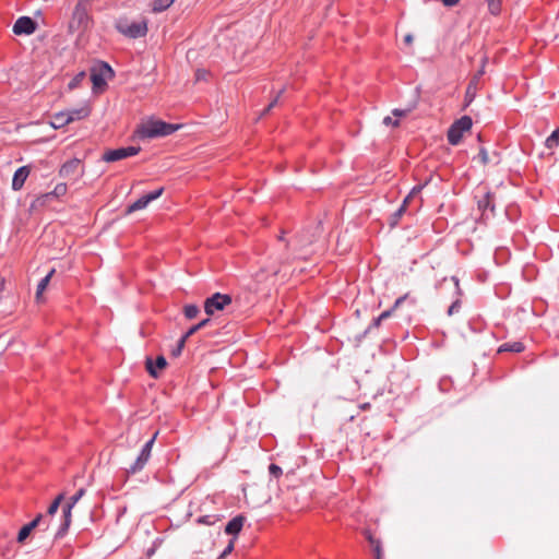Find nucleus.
<instances>
[{"label": "nucleus", "instance_id": "1", "mask_svg": "<svg viewBox=\"0 0 559 559\" xmlns=\"http://www.w3.org/2000/svg\"><path fill=\"white\" fill-rule=\"evenodd\" d=\"M181 128V124L168 123L156 116H147L141 119L133 131V138L138 140H151L168 136Z\"/></svg>", "mask_w": 559, "mask_h": 559}, {"label": "nucleus", "instance_id": "2", "mask_svg": "<svg viewBox=\"0 0 559 559\" xmlns=\"http://www.w3.org/2000/svg\"><path fill=\"white\" fill-rule=\"evenodd\" d=\"M117 31L128 38L144 37L147 34V20L144 17L131 19L121 16L116 22Z\"/></svg>", "mask_w": 559, "mask_h": 559}, {"label": "nucleus", "instance_id": "3", "mask_svg": "<svg viewBox=\"0 0 559 559\" xmlns=\"http://www.w3.org/2000/svg\"><path fill=\"white\" fill-rule=\"evenodd\" d=\"M114 78V71L107 63H98L91 70V81L93 92L96 94L104 93L107 83Z\"/></svg>", "mask_w": 559, "mask_h": 559}, {"label": "nucleus", "instance_id": "4", "mask_svg": "<svg viewBox=\"0 0 559 559\" xmlns=\"http://www.w3.org/2000/svg\"><path fill=\"white\" fill-rule=\"evenodd\" d=\"M90 115L88 108H81L71 111H60L52 116L49 124L53 129H60L75 120L84 119Z\"/></svg>", "mask_w": 559, "mask_h": 559}, {"label": "nucleus", "instance_id": "5", "mask_svg": "<svg viewBox=\"0 0 559 559\" xmlns=\"http://www.w3.org/2000/svg\"><path fill=\"white\" fill-rule=\"evenodd\" d=\"M472 124V119L468 116H463L454 121L448 131V141L452 145H457L461 142L463 135L466 132H469Z\"/></svg>", "mask_w": 559, "mask_h": 559}, {"label": "nucleus", "instance_id": "6", "mask_svg": "<svg viewBox=\"0 0 559 559\" xmlns=\"http://www.w3.org/2000/svg\"><path fill=\"white\" fill-rule=\"evenodd\" d=\"M231 297L227 294L215 293L204 301V311L207 316H215L225 310L231 304Z\"/></svg>", "mask_w": 559, "mask_h": 559}, {"label": "nucleus", "instance_id": "7", "mask_svg": "<svg viewBox=\"0 0 559 559\" xmlns=\"http://www.w3.org/2000/svg\"><path fill=\"white\" fill-rule=\"evenodd\" d=\"M140 152V147L128 146V147H119L116 150H109L104 153L103 159L107 163L117 162L127 157L135 156Z\"/></svg>", "mask_w": 559, "mask_h": 559}, {"label": "nucleus", "instance_id": "8", "mask_svg": "<svg viewBox=\"0 0 559 559\" xmlns=\"http://www.w3.org/2000/svg\"><path fill=\"white\" fill-rule=\"evenodd\" d=\"M83 493H84L83 489L79 490L73 497L70 498L69 502L66 504V507L63 509V522L59 528L58 535H63L67 532V530L69 528V526L71 524L72 509L78 503V501L81 499Z\"/></svg>", "mask_w": 559, "mask_h": 559}, {"label": "nucleus", "instance_id": "9", "mask_svg": "<svg viewBox=\"0 0 559 559\" xmlns=\"http://www.w3.org/2000/svg\"><path fill=\"white\" fill-rule=\"evenodd\" d=\"M164 192V188H159L146 195L141 197L135 202L130 204L127 209V214H131L135 211L144 210L152 201L158 199Z\"/></svg>", "mask_w": 559, "mask_h": 559}, {"label": "nucleus", "instance_id": "10", "mask_svg": "<svg viewBox=\"0 0 559 559\" xmlns=\"http://www.w3.org/2000/svg\"><path fill=\"white\" fill-rule=\"evenodd\" d=\"M36 31V23L28 16H22L13 25V32L16 35H31Z\"/></svg>", "mask_w": 559, "mask_h": 559}, {"label": "nucleus", "instance_id": "11", "mask_svg": "<svg viewBox=\"0 0 559 559\" xmlns=\"http://www.w3.org/2000/svg\"><path fill=\"white\" fill-rule=\"evenodd\" d=\"M145 367L151 377L157 378L167 367V361L164 356H158L155 360H153L151 357H147L145 360Z\"/></svg>", "mask_w": 559, "mask_h": 559}, {"label": "nucleus", "instance_id": "12", "mask_svg": "<svg viewBox=\"0 0 559 559\" xmlns=\"http://www.w3.org/2000/svg\"><path fill=\"white\" fill-rule=\"evenodd\" d=\"M68 192V186L67 183L64 182H60V183H57L55 186V188L52 189V191L48 192V193H44L41 195H39L35 202H37L39 205H45L47 203V201L50 199V198H57V199H60L62 197H64Z\"/></svg>", "mask_w": 559, "mask_h": 559}, {"label": "nucleus", "instance_id": "13", "mask_svg": "<svg viewBox=\"0 0 559 559\" xmlns=\"http://www.w3.org/2000/svg\"><path fill=\"white\" fill-rule=\"evenodd\" d=\"M31 169L27 166H22L14 173L12 179V189L19 191L24 186L27 177L29 176Z\"/></svg>", "mask_w": 559, "mask_h": 559}, {"label": "nucleus", "instance_id": "14", "mask_svg": "<svg viewBox=\"0 0 559 559\" xmlns=\"http://www.w3.org/2000/svg\"><path fill=\"white\" fill-rule=\"evenodd\" d=\"M209 319H204L202 320L201 322H199L198 324L193 325L192 328H190L187 333L179 340L178 342V353H181L185 345H186V342L187 340L193 335L197 331H199L201 328L205 326L207 323H209Z\"/></svg>", "mask_w": 559, "mask_h": 559}, {"label": "nucleus", "instance_id": "15", "mask_svg": "<svg viewBox=\"0 0 559 559\" xmlns=\"http://www.w3.org/2000/svg\"><path fill=\"white\" fill-rule=\"evenodd\" d=\"M41 518V514L37 515L31 523L20 530L17 535L19 543H23L29 536L31 532L39 524Z\"/></svg>", "mask_w": 559, "mask_h": 559}, {"label": "nucleus", "instance_id": "16", "mask_svg": "<svg viewBox=\"0 0 559 559\" xmlns=\"http://www.w3.org/2000/svg\"><path fill=\"white\" fill-rule=\"evenodd\" d=\"M55 274V269L50 270V272L38 283L37 289H36V301L43 302L44 301V293L49 285V282Z\"/></svg>", "mask_w": 559, "mask_h": 559}, {"label": "nucleus", "instance_id": "17", "mask_svg": "<svg viewBox=\"0 0 559 559\" xmlns=\"http://www.w3.org/2000/svg\"><path fill=\"white\" fill-rule=\"evenodd\" d=\"M79 165H80L79 159H72V160L64 163L59 169V176L63 177V178L69 177L71 174H73L76 170Z\"/></svg>", "mask_w": 559, "mask_h": 559}, {"label": "nucleus", "instance_id": "18", "mask_svg": "<svg viewBox=\"0 0 559 559\" xmlns=\"http://www.w3.org/2000/svg\"><path fill=\"white\" fill-rule=\"evenodd\" d=\"M407 114V111L405 110H394L392 112V116H388L383 119V123L386 124V126H390V127H399L400 124V119L405 117Z\"/></svg>", "mask_w": 559, "mask_h": 559}, {"label": "nucleus", "instance_id": "19", "mask_svg": "<svg viewBox=\"0 0 559 559\" xmlns=\"http://www.w3.org/2000/svg\"><path fill=\"white\" fill-rule=\"evenodd\" d=\"M154 440H155V436L148 441L145 443L144 448L142 449V452L138 459V466L141 468L148 460L150 455H151V451H152V447H153V443H154Z\"/></svg>", "mask_w": 559, "mask_h": 559}, {"label": "nucleus", "instance_id": "20", "mask_svg": "<svg viewBox=\"0 0 559 559\" xmlns=\"http://www.w3.org/2000/svg\"><path fill=\"white\" fill-rule=\"evenodd\" d=\"M242 525H243V518L242 516H237V518L233 519L226 525L225 532L227 534L237 535L241 531Z\"/></svg>", "mask_w": 559, "mask_h": 559}, {"label": "nucleus", "instance_id": "21", "mask_svg": "<svg viewBox=\"0 0 559 559\" xmlns=\"http://www.w3.org/2000/svg\"><path fill=\"white\" fill-rule=\"evenodd\" d=\"M73 21H76L80 25L87 22V14L81 3H78L73 11Z\"/></svg>", "mask_w": 559, "mask_h": 559}, {"label": "nucleus", "instance_id": "22", "mask_svg": "<svg viewBox=\"0 0 559 559\" xmlns=\"http://www.w3.org/2000/svg\"><path fill=\"white\" fill-rule=\"evenodd\" d=\"M175 2V0H153L152 1V11L155 13L163 12L170 8V5Z\"/></svg>", "mask_w": 559, "mask_h": 559}, {"label": "nucleus", "instance_id": "23", "mask_svg": "<svg viewBox=\"0 0 559 559\" xmlns=\"http://www.w3.org/2000/svg\"><path fill=\"white\" fill-rule=\"evenodd\" d=\"M406 297H407V295H404V296H402V297L397 298V299H396V301L394 302L393 309H392V310H389V311H384V312H382V313L379 316V318L377 319L376 324L378 325V324L380 323V321H381V320H384V319L389 318V317L391 316L392 311H394L395 309H397V308L402 305V302L406 299Z\"/></svg>", "mask_w": 559, "mask_h": 559}, {"label": "nucleus", "instance_id": "24", "mask_svg": "<svg viewBox=\"0 0 559 559\" xmlns=\"http://www.w3.org/2000/svg\"><path fill=\"white\" fill-rule=\"evenodd\" d=\"M524 348L523 344L520 342H514L512 344H504L499 348V352H514L520 353Z\"/></svg>", "mask_w": 559, "mask_h": 559}, {"label": "nucleus", "instance_id": "25", "mask_svg": "<svg viewBox=\"0 0 559 559\" xmlns=\"http://www.w3.org/2000/svg\"><path fill=\"white\" fill-rule=\"evenodd\" d=\"M559 144V128H557L546 140V146L554 148Z\"/></svg>", "mask_w": 559, "mask_h": 559}, {"label": "nucleus", "instance_id": "26", "mask_svg": "<svg viewBox=\"0 0 559 559\" xmlns=\"http://www.w3.org/2000/svg\"><path fill=\"white\" fill-rule=\"evenodd\" d=\"M183 313L188 319H193L199 314V308L195 305H187L183 308Z\"/></svg>", "mask_w": 559, "mask_h": 559}, {"label": "nucleus", "instance_id": "27", "mask_svg": "<svg viewBox=\"0 0 559 559\" xmlns=\"http://www.w3.org/2000/svg\"><path fill=\"white\" fill-rule=\"evenodd\" d=\"M502 0H488V9L491 14L498 15L501 10Z\"/></svg>", "mask_w": 559, "mask_h": 559}, {"label": "nucleus", "instance_id": "28", "mask_svg": "<svg viewBox=\"0 0 559 559\" xmlns=\"http://www.w3.org/2000/svg\"><path fill=\"white\" fill-rule=\"evenodd\" d=\"M63 500V495H59L55 500L53 502L50 504V507L48 508V515L52 516L57 511H58V508L61 503V501Z\"/></svg>", "mask_w": 559, "mask_h": 559}, {"label": "nucleus", "instance_id": "29", "mask_svg": "<svg viewBox=\"0 0 559 559\" xmlns=\"http://www.w3.org/2000/svg\"><path fill=\"white\" fill-rule=\"evenodd\" d=\"M269 469H270V473L272 475H274L275 477H280L282 474V468L275 464H271Z\"/></svg>", "mask_w": 559, "mask_h": 559}, {"label": "nucleus", "instance_id": "30", "mask_svg": "<svg viewBox=\"0 0 559 559\" xmlns=\"http://www.w3.org/2000/svg\"><path fill=\"white\" fill-rule=\"evenodd\" d=\"M234 546H235V540L233 539V540L229 542V544L227 545V547L225 548V550L221 555V558H224L227 555H229L234 550Z\"/></svg>", "mask_w": 559, "mask_h": 559}, {"label": "nucleus", "instance_id": "31", "mask_svg": "<svg viewBox=\"0 0 559 559\" xmlns=\"http://www.w3.org/2000/svg\"><path fill=\"white\" fill-rule=\"evenodd\" d=\"M420 191V188L419 187H415L413 188V190L411 191V193L406 197V199L404 200V206L409 202L411 198H413L415 194H417L418 192Z\"/></svg>", "mask_w": 559, "mask_h": 559}, {"label": "nucleus", "instance_id": "32", "mask_svg": "<svg viewBox=\"0 0 559 559\" xmlns=\"http://www.w3.org/2000/svg\"><path fill=\"white\" fill-rule=\"evenodd\" d=\"M84 78V73H80L79 75L75 76V79L70 83V88H73L75 87L80 82L81 80Z\"/></svg>", "mask_w": 559, "mask_h": 559}, {"label": "nucleus", "instance_id": "33", "mask_svg": "<svg viewBox=\"0 0 559 559\" xmlns=\"http://www.w3.org/2000/svg\"><path fill=\"white\" fill-rule=\"evenodd\" d=\"M442 3L447 7H453L459 3L460 0H441Z\"/></svg>", "mask_w": 559, "mask_h": 559}, {"label": "nucleus", "instance_id": "34", "mask_svg": "<svg viewBox=\"0 0 559 559\" xmlns=\"http://www.w3.org/2000/svg\"><path fill=\"white\" fill-rule=\"evenodd\" d=\"M413 40H414V37L412 34H407L405 37H404V41L407 44V45H412L413 44Z\"/></svg>", "mask_w": 559, "mask_h": 559}, {"label": "nucleus", "instance_id": "35", "mask_svg": "<svg viewBox=\"0 0 559 559\" xmlns=\"http://www.w3.org/2000/svg\"><path fill=\"white\" fill-rule=\"evenodd\" d=\"M199 523H204V524H212V522L209 521V519L206 516L204 518H200L198 520Z\"/></svg>", "mask_w": 559, "mask_h": 559}, {"label": "nucleus", "instance_id": "36", "mask_svg": "<svg viewBox=\"0 0 559 559\" xmlns=\"http://www.w3.org/2000/svg\"><path fill=\"white\" fill-rule=\"evenodd\" d=\"M480 155H481V156H480L481 162H483V163H487L488 156H487L486 152H481V154H480Z\"/></svg>", "mask_w": 559, "mask_h": 559}, {"label": "nucleus", "instance_id": "37", "mask_svg": "<svg viewBox=\"0 0 559 559\" xmlns=\"http://www.w3.org/2000/svg\"><path fill=\"white\" fill-rule=\"evenodd\" d=\"M454 307L455 305L451 306L450 309H449V313L451 314L453 311H454Z\"/></svg>", "mask_w": 559, "mask_h": 559}, {"label": "nucleus", "instance_id": "38", "mask_svg": "<svg viewBox=\"0 0 559 559\" xmlns=\"http://www.w3.org/2000/svg\"><path fill=\"white\" fill-rule=\"evenodd\" d=\"M180 354H181V353H178V347H177V348H175V350H174V355H175V356H179Z\"/></svg>", "mask_w": 559, "mask_h": 559}, {"label": "nucleus", "instance_id": "39", "mask_svg": "<svg viewBox=\"0 0 559 559\" xmlns=\"http://www.w3.org/2000/svg\"><path fill=\"white\" fill-rule=\"evenodd\" d=\"M377 554H378L377 559H380V554H379V549L378 548H377Z\"/></svg>", "mask_w": 559, "mask_h": 559}]
</instances>
